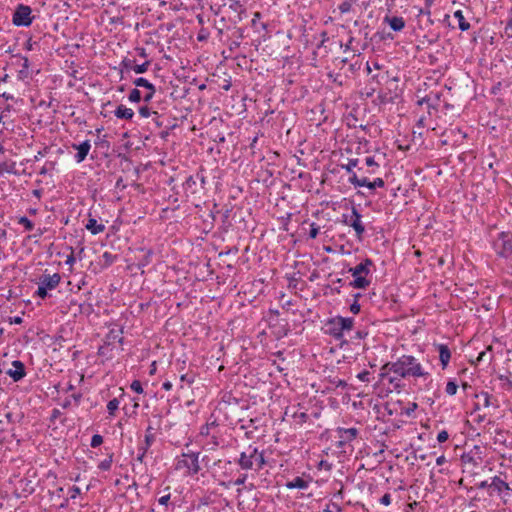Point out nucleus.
<instances>
[{
  "label": "nucleus",
  "instance_id": "f257e3e1",
  "mask_svg": "<svg viewBox=\"0 0 512 512\" xmlns=\"http://www.w3.org/2000/svg\"><path fill=\"white\" fill-rule=\"evenodd\" d=\"M393 374L400 378H423L427 379L430 373L425 370L418 358L413 355L404 354L400 356L392 365Z\"/></svg>",
  "mask_w": 512,
  "mask_h": 512
},
{
  "label": "nucleus",
  "instance_id": "f03ea898",
  "mask_svg": "<svg viewBox=\"0 0 512 512\" xmlns=\"http://www.w3.org/2000/svg\"><path fill=\"white\" fill-rule=\"evenodd\" d=\"M235 463L242 471H261L265 464L264 450H260L257 446L249 444L235 459Z\"/></svg>",
  "mask_w": 512,
  "mask_h": 512
},
{
  "label": "nucleus",
  "instance_id": "7ed1b4c3",
  "mask_svg": "<svg viewBox=\"0 0 512 512\" xmlns=\"http://www.w3.org/2000/svg\"><path fill=\"white\" fill-rule=\"evenodd\" d=\"M325 333L336 341H340L341 347L344 344H348V341L344 339V333L351 331L354 327V318L335 316L329 318L325 323Z\"/></svg>",
  "mask_w": 512,
  "mask_h": 512
},
{
  "label": "nucleus",
  "instance_id": "20e7f679",
  "mask_svg": "<svg viewBox=\"0 0 512 512\" xmlns=\"http://www.w3.org/2000/svg\"><path fill=\"white\" fill-rule=\"evenodd\" d=\"M374 266L370 258L363 259L355 267H350L348 272L354 278L349 285L354 289H366L371 284V268Z\"/></svg>",
  "mask_w": 512,
  "mask_h": 512
},
{
  "label": "nucleus",
  "instance_id": "39448f33",
  "mask_svg": "<svg viewBox=\"0 0 512 512\" xmlns=\"http://www.w3.org/2000/svg\"><path fill=\"white\" fill-rule=\"evenodd\" d=\"M199 452L189 451L182 453L180 457L175 459V469L182 470L186 469V473L189 476H194L201 470L199 462Z\"/></svg>",
  "mask_w": 512,
  "mask_h": 512
},
{
  "label": "nucleus",
  "instance_id": "423d86ee",
  "mask_svg": "<svg viewBox=\"0 0 512 512\" xmlns=\"http://www.w3.org/2000/svg\"><path fill=\"white\" fill-rule=\"evenodd\" d=\"M133 83L135 84L136 87L146 88L147 92L142 96L141 92L137 88H134L130 91L128 95V100L132 103H139L141 100H143L146 103H149L155 95V86L143 77L136 78Z\"/></svg>",
  "mask_w": 512,
  "mask_h": 512
},
{
  "label": "nucleus",
  "instance_id": "0eeeda50",
  "mask_svg": "<svg viewBox=\"0 0 512 512\" xmlns=\"http://www.w3.org/2000/svg\"><path fill=\"white\" fill-rule=\"evenodd\" d=\"M511 493L512 488L504 479L497 475L491 477V485L489 486V497H498L504 503H506Z\"/></svg>",
  "mask_w": 512,
  "mask_h": 512
},
{
  "label": "nucleus",
  "instance_id": "6e6552de",
  "mask_svg": "<svg viewBox=\"0 0 512 512\" xmlns=\"http://www.w3.org/2000/svg\"><path fill=\"white\" fill-rule=\"evenodd\" d=\"M34 19L32 8L25 4H18L12 15V23L16 27H29Z\"/></svg>",
  "mask_w": 512,
  "mask_h": 512
},
{
  "label": "nucleus",
  "instance_id": "1a4fd4ad",
  "mask_svg": "<svg viewBox=\"0 0 512 512\" xmlns=\"http://www.w3.org/2000/svg\"><path fill=\"white\" fill-rule=\"evenodd\" d=\"M61 280V276L58 273L47 274L44 273L39 278L38 289L35 294L41 299H45L48 296V291L55 289Z\"/></svg>",
  "mask_w": 512,
  "mask_h": 512
},
{
  "label": "nucleus",
  "instance_id": "9d476101",
  "mask_svg": "<svg viewBox=\"0 0 512 512\" xmlns=\"http://www.w3.org/2000/svg\"><path fill=\"white\" fill-rule=\"evenodd\" d=\"M495 252L503 258L512 255V233L501 232L493 243Z\"/></svg>",
  "mask_w": 512,
  "mask_h": 512
},
{
  "label": "nucleus",
  "instance_id": "9b49d317",
  "mask_svg": "<svg viewBox=\"0 0 512 512\" xmlns=\"http://www.w3.org/2000/svg\"><path fill=\"white\" fill-rule=\"evenodd\" d=\"M361 218L362 215L355 207H352L350 216L343 214V223L354 229L358 240H362L365 233V226Z\"/></svg>",
  "mask_w": 512,
  "mask_h": 512
},
{
  "label": "nucleus",
  "instance_id": "f8f14e48",
  "mask_svg": "<svg viewBox=\"0 0 512 512\" xmlns=\"http://www.w3.org/2000/svg\"><path fill=\"white\" fill-rule=\"evenodd\" d=\"M153 430L154 429L152 426H148L145 431L144 441L138 445V454L135 460L141 464L144 462V458L148 450L155 441V435L153 433Z\"/></svg>",
  "mask_w": 512,
  "mask_h": 512
},
{
  "label": "nucleus",
  "instance_id": "ddd939ff",
  "mask_svg": "<svg viewBox=\"0 0 512 512\" xmlns=\"http://www.w3.org/2000/svg\"><path fill=\"white\" fill-rule=\"evenodd\" d=\"M12 368L6 371V374L12 378L14 382L21 381L26 376V368L22 361L13 360L11 363Z\"/></svg>",
  "mask_w": 512,
  "mask_h": 512
},
{
  "label": "nucleus",
  "instance_id": "4468645a",
  "mask_svg": "<svg viewBox=\"0 0 512 512\" xmlns=\"http://www.w3.org/2000/svg\"><path fill=\"white\" fill-rule=\"evenodd\" d=\"M337 433L339 436V447H343L348 443H351L353 440H355L359 434V431L357 428L351 427V428H338Z\"/></svg>",
  "mask_w": 512,
  "mask_h": 512
},
{
  "label": "nucleus",
  "instance_id": "2eb2a0df",
  "mask_svg": "<svg viewBox=\"0 0 512 512\" xmlns=\"http://www.w3.org/2000/svg\"><path fill=\"white\" fill-rule=\"evenodd\" d=\"M71 147L73 149L77 150V153L75 154L74 159H75L76 163L79 164V163H82L86 159V157L91 149V143L89 140H85L80 144L73 143L71 145Z\"/></svg>",
  "mask_w": 512,
  "mask_h": 512
},
{
  "label": "nucleus",
  "instance_id": "dca6fc26",
  "mask_svg": "<svg viewBox=\"0 0 512 512\" xmlns=\"http://www.w3.org/2000/svg\"><path fill=\"white\" fill-rule=\"evenodd\" d=\"M434 347L439 353V360H440L442 369H446L451 360V351H450L448 345L443 344V343H435Z\"/></svg>",
  "mask_w": 512,
  "mask_h": 512
},
{
  "label": "nucleus",
  "instance_id": "f3484780",
  "mask_svg": "<svg viewBox=\"0 0 512 512\" xmlns=\"http://www.w3.org/2000/svg\"><path fill=\"white\" fill-rule=\"evenodd\" d=\"M384 22L387 23L390 28L395 31V32H399L401 30L404 29L405 27V20L403 19V17H400V16H385L384 18Z\"/></svg>",
  "mask_w": 512,
  "mask_h": 512
},
{
  "label": "nucleus",
  "instance_id": "a211bd4d",
  "mask_svg": "<svg viewBox=\"0 0 512 512\" xmlns=\"http://www.w3.org/2000/svg\"><path fill=\"white\" fill-rule=\"evenodd\" d=\"M197 185L198 181L196 174L190 175L186 178L185 182L183 183V189L186 193L194 195L198 193Z\"/></svg>",
  "mask_w": 512,
  "mask_h": 512
},
{
  "label": "nucleus",
  "instance_id": "6ab92c4d",
  "mask_svg": "<svg viewBox=\"0 0 512 512\" xmlns=\"http://www.w3.org/2000/svg\"><path fill=\"white\" fill-rule=\"evenodd\" d=\"M475 397L481 399L483 401V407H494L498 408L497 400L493 399L492 395L486 391H481L480 393L475 394Z\"/></svg>",
  "mask_w": 512,
  "mask_h": 512
},
{
  "label": "nucleus",
  "instance_id": "aec40b11",
  "mask_svg": "<svg viewBox=\"0 0 512 512\" xmlns=\"http://www.w3.org/2000/svg\"><path fill=\"white\" fill-rule=\"evenodd\" d=\"M114 115L118 119L131 120L134 116V111L124 105H119L115 109Z\"/></svg>",
  "mask_w": 512,
  "mask_h": 512
},
{
  "label": "nucleus",
  "instance_id": "412c9836",
  "mask_svg": "<svg viewBox=\"0 0 512 512\" xmlns=\"http://www.w3.org/2000/svg\"><path fill=\"white\" fill-rule=\"evenodd\" d=\"M85 227L92 235L100 234L105 230V225L98 223L95 218H89Z\"/></svg>",
  "mask_w": 512,
  "mask_h": 512
},
{
  "label": "nucleus",
  "instance_id": "4be33fe9",
  "mask_svg": "<svg viewBox=\"0 0 512 512\" xmlns=\"http://www.w3.org/2000/svg\"><path fill=\"white\" fill-rule=\"evenodd\" d=\"M20 61H21V64H20L21 68L18 71V78L21 80H24V79H27L30 77V72H29L30 62H29V59L25 56L21 57Z\"/></svg>",
  "mask_w": 512,
  "mask_h": 512
},
{
  "label": "nucleus",
  "instance_id": "5701e85b",
  "mask_svg": "<svg viewBox=\"0 0 512 512\" xmlns=\"http://www.w3.org/2000/svg\"><path fill=\"white\" fill-rule=\"evenodd\" d=\"M309 486L308 481L304 480L302 477H295L293 480L288 481L286 483V487L288 489H307Z\"/></svg>",
  "mask_w": 512,
  "mask_h": 512
},
{
  "label": "nucleus",
  "instance_id": "b1692460",
  "mask_svg": "<svg viewBox=\"0 0 512 512\" xmlns=\"http://www.w3.org/2000/svg\"><path fill=\"white\" fill-rule=\"evenodd\" d=\"M113 348L114 347L110 341H105L104 344L98 348L97 354L101 357H105L106 359H112Z\"/></svg>",
  "mask_w": 512,
  "mask_h": 512
},
{
  "label": "nucleus",
  "instance_id": "393cba45",
  "mask_svg": "<svg viewBox=\"0 0 512 512\" xmlns=\"http://www.w3.org/2000/svg\"><path fill=\"white\" fill-rule=\"evenodd\" d=\"M229 9L237 13V20H242V14L245 13L244 5L239 0H229Z\"/></svg>",
  "mask_w": 512,
  "mask_h": 512
},
{
  "label": "nucleus",
  "instance_id": "a878e982",
  "mask_svg": "<svg viewBox=\"0 0 512 512\" xmlns=\"http://www.w3.org/2000/svg\"><path fill=\"white\" fill-rule=\"evenodd\" d=\"M123 329L115 330L111 329L109 333L106 335V341H110L112 344L114 342H118L119 344H123L124 338L122 337Z\"/></svg>",
  "mask_w": 512,
  "mask_h": 512
},
{
  "label": "nucleus",
  "instance_id": "bb28decb",
  "mask_svg": "<svg viewBox=\"0 0 512 512\" xmlns=\"http://www.w3.org/2000/svg\"><path fill=\"white\" fill-rule=\"evenodd\" d=\"M348 182L354 187H367L369 188V179L366 177L359 178L356 173H353L348 179Z\"/></svg>",
  "mask_w": 512,
  "mask_h": 512
},
{
  "label": "nucleus",
  "instance_id": "cd10ccee",
  "mask_svg": "<svg viewBox=\"0 0 512 512\" xmlns=\"http://www.w3.org/2000/svg\"><path fill=\"white\" fill-rule=\"evenodd\" d=\"M454 18L458 21V27L461 31H467L470 29V23L466 21L463 12L461 10H457L454 12Z\"/></svg>",
  "mask_w": 512,
  "mask_h": 512
},
{
  "label": "nucleus",
  "instance_id": "c85d7f7f",
  "mask_svg": "<svg viewBox=\"0 0 512 512\" xmlns=\"http://www.w3.org/2000/svg\"><path fill=\"white\" fill-rule=\"evenodd\" d=\"M392 365H394V362H387L380 368L379 373V380L382 382L386 381V378L393 373Z\"/></svg>",
  "mask_w": 512,
  "mask_h": 512
},
{
  "label": "nucleus",
  "instance_id": "c756f323",
  "mask_svg": "<svg viewBox=\"0 0 512 512\" xmlns=\"http://www.w3.org/2000/svg\"><path fill=\"white\" fill-rule=\"evenodd\" d=\"M359 164V159L358 158H349L347 160V163L344 164V163H341L339 166L344 169L347 173L351 175H353L354 172V168L357 167Z\"/></svg>",
  "mask_w": 512,
  "mask_h": 512
},
{
  "label": "nucleus",
  "instance_id": "7c9ffc66",
  "mask_svg": "<svg viewBox=\"0 0 512 512\" xmlns=\"http://www.w3.org/2000/svg\"><path fill=\"white\" fill-rule=\"evenodd\" d=\"M402 379H403V378H400L399 376H397V375H395V374H394L393 376H392V375H389V377H388V378H386V381H387L390 385H392V386H393V388H394L395 390H397L398 392H400V391L402 390L403 386H404V385L402 384V382H401V380H402Z\"/></svg>",
  "mask_w": 512,
  "mask_h": 512
},
{
  "label": "nucleus",
  "instance_id": "2f4dec72",
  "mask_svg": "<svg viewBox=\"0 0 512 512\" xmlns=\"http://www.w3.org/2000/svg\"><path fill=\"white\" fill-rule=\"evenodd\" d=\"M142 251L144 252V255H143V257L141 258V260L139 261V264H138V266L140 268L149 265L151 263L152 256H153V250L152 249H147V250L142 249Z\"/></svg>",
  "mask_w": 512,
  "mask_h": 512
},
{
  "label": "nucleus",
  "instance_id": "473e14b6",
  "mask_svg": "<svg viewBox=\"0 0 512 512\" xmlns=\"http://www.w3.org/2000/svg\"><path fill=\"white\" fill-rule=\"evenodd\" d=\"M112 463H113V453H110L107 456V458H105L98 464V469L101 471H109L112 467Z\"/></svg>",
  "mask_w": 512,
  "mask_h": 512
},
{
  "label": "nucleus",
  "instance_id": "72a5a7b5",
  "mask_svg": "<svg viewBox=\"0 0 512 512\" xmlns=\"http://www.w3.org/2000/svg\"><path fill=\"white\" fill-rule=\"evenodd\" d=\"M458 387L459 385L457 381L454 379H450L446 384L445 392L449 396H454L457 393Z\"/></svg>",
  "mask_w": 512,
  "mask_h": 512
},
{
  "label": "nucleus",
  "instance_id": "f704fd0d",
  "mask_svg": "<svg viewBox=\"0 0 512 512\" xmlns=\"http://www.w3.org/2000/svg\"><path fill=\"white\" fill-rule=\"evenodd\" d=\"M119 404L120 401L117 398H113L107 403V411L110 417H113L115 415V412L119 408Z\"/></svg>",
  "mask_w": 512,
  "mask_h": 512
},
{
  "label": "nucleus",
  "instance_id": "c9c22d12",
  "mask_svg": "<svg viewBox=\"0 0 512 512\" xmlns=\"http://www.w3.org/2000/svg\"><path fill=\"white\" fill-rule=\"evenodd\" d=\"M365 164L371 168L368 170V173L370 174H374L376 170L379 169V164L374 160V157L372 156L366 157Z\"/></svg>",
  "mask_w": 512,
  "mask_h": 512
},
{
  "label": "nucleus",
  "instance_id": "e433bc0d",
  "mask_svg": "<svg viewBox=\"0 0 512 512\" xmlns=\"http://www.w3.org/2000/svg\"><path fill=\"white\" fill-rule=\"evenodd\" d=\"M18 223L23 225L26 231H32L34 228V223L26 216H21Z\"/></svg>",
  "mask_w": 512,
  "mask_h": 512
},
{
  "label": "nucleus",
  "instance_id": "4c0bfd02",
  "mask_svg": "<svg viewBox=\"0 0 512 512\" xmlns=\"http://www.w3.org/2000/svg\"><path fill=\"white\" fill-rule=\"evenodd\" d=\"M140 116L142 118H148L150 117L152 114L153 115H156L158 116V112L156 111H151V109L148 107V106H141L138 110Z\"/></svg>",
  "mask_w": 512,
  "mask_h": 512
},
{
  "label": "nucleus",
  "instance_id": "58836bf2",
  "mask_svg": "<svg viewBox=\"0 0 512 512\" xmlns=\"http://www.w3.org/2000/svg\"><path fill=\"white\" fill-rule=\"evenodd\" d=\"M149 66H150V61H145L144 63L139 64V65L134 64L133 71L137 74H142L148 70Z\"/></svg>",
  "mask_w": 512,
  "mask_h": 512
},
{
  "label": "nucleus",
  "instance_id": "ea45409f",
  "mask_svg": "<svg viewBox=\"0 0 512 512\" xmlns=\"http://www.w3.org/2000/svg\"><path fill=\"white\" fill-rule=\"evenodd\" d=\"M359 55H353V58H356L353 62L349 64V71L351 73H355L356 71L360 70L361 68V61L358 59Z\"/></svg>",
  "mask_w": 512,
  "mask_h": 512
},
{
  "label": "nucleus",
  "instance_id": "a19ab883",
  "mask_svg": "<svg viewBox=\"0 0 512 512\" xmlns=\"http://www.w3.org/2000/svg\"><path fill=\"white\" fill-rule=\"evenodd\" d=\"M50 151L48 146H45L42 150L38 151V153L33 157V159H28L27 162H36L39 161L42 157L46 156Z\"/></svg>",
  "mask_w": 512,
  "mask_h": 512
},
{
  "label": "nucleus",
  "instance_id": "79ce46f5",
  "mask_svg": "<svg viewBox=\"0 0 512 512\" xmlns=\"http://www.w3.org/2000/svg\"><path fill=\"white\" fill-rule=\"evenodd\" d=\"M134 63L135 61L130 59V58H127L125 57L121 62H120V67L122 69H125L127 71L129 70H133V67H134Z\"/></svg>",
  "mask_w": 512,
  "mask_h": 512
},
{
  "label": "nucleus",
  "instance_id": "37998d69",
  "mask_svg": "<svg viewBox=\"0 0 512 512\" xmlns=\"http://www.w3.org/2000/svg\"><path fill=\"white\" fill-rule=\"evenodd\" d=\"M293 418L297 423L303 424L308 420L309 416L306 412H295Z\"/></svg>",
  "mask_w": 512,
  "mask_h": 512
},
{
  "label": "nucleus",
  "instance_id": "c03bdc74",
  "mask_svg": "<svg viewBox=\"0 0 512 512\" xmlns=\"http://www.w3.org/2000/svg\"><path fill=\"white\" fill-rule=\"evenodd\" d=\"M384 186L385 182L382 178H375L373 181H370L368 189L374 190L376 188H383Z\"/></svg>",
  "mask_w": 512,
  "mask_h": 512
},
{
  "label": "nucleus",
  "instance_id": "a18cd8bd",
  "mask_svg": "<svg viewBox=\"0 0 512 512\" xmlns=\"http://www.w3.org/2000/svg\"><path fill=\"white\" fill-rule=\"evenodd\" d=\"M338 8L342 14L349 13L352 10L351 0L343 1Z\"/></svg>",
  "mask_w": 512,
  "mask_h": 512
},
{
  "label": "nucleus",
  "instance_id": "49530a36",
  "mask_svg": "<svg viewBox=\"0 0 512 512\" xmlns=\"http://www.w3.org/2000/svg\"><path fill=\"white\" fill-rule=\"evenodd\" d=\"M490 485H491V478L488 480H483V481L475 483L474 488L475 489H485L487 491V494L489 495V486Z\"/></svg>",
  "mask_w": 512,
  "mask_h": 512
},
{
  "label": "nucleus",
  "instance_id": "de8ad7c7",
  "mask_svg": "<svg viewBox=\"0 0 512 512\" xmlns=\"http://www.w3.org/2000/svg\"><path fill=\"white\" fill-rule=\"evenodd\" d=\"M319 231H320V227L316 224V223H311L310 224V230H309V238L310 239H315L318 234H319Z\"/></svg>",
  "mask_w": 512,
  "mask_h": 512
},
{
  "label": "nucleus",
  "instance_id": "09e8293b",
  "mask_svg": "<svg viewBox=\"0 0 512 512\" xmlns=\"http://www.w3.org/2000/svg\"><path fill=\"white\" fill-rule=\"evenodd\" d=\"M103 443V437L99 434H95L91 438L90 446L96 448Z\"/></svg>",
  "mask_w": 512,
  "mask_h": 512
},
{
  "label": "nucleus",
  "instance_id": "8fccbe9b",
  "mask_svg": "<svg viewBox=\"0 0 512 512\" xmlns=\"http://www.w3.org/2000/svg\"><path fill=\"white\" fill-rule=\"evenodd\" d=\"M55 167V162L47 161L44 166L40 169V175H46L50 170H53Z\"/></svg>",
  "mask_w": 512,
  "mask_h": 512
},
{
  "label": "nucleus",
  "instance_id": "3c124183",
  "mask_svg": "<svg viewBox=\"0 0 512 512\" xmlns=\"http://www.w3.org/2000/svg\"><path fill=\"white\" fill-rule=\"evenodd\" d=\"M247 478H248V474L247 472L245 471L244 473H241L236 480L233 481V484L236 485V486H241V485H245L246 481H247Z\"/></svg>",
  "mask_w": 512,
  "mask_h": 512
},
{
  "label": "nucleus",
  "instance_id": "603ef678",
  "mask_svg": "<svg viewBox=\"0 0 512 512\" xmlns=\"http://www.w3.org/2000/svg\"><path fill=\"white\" fill-rule=\"evenodd\" d=\"M130 388L138 394H142L144 392L142 383L139 380H134L131 383Z\"/></svg>",
  "mask_w": 512,
  "mask_h": 512
},
{
  "label": "nucleus",
  "instance_id": "864d4df0",
  "mask_svg": "<svg viewBox=\"0 0 512 512\" xmlns=\"http://www.w3.org/2000/svg\"><path fill=\"white\" fill-rule=\"evenodd\" d=\"M323 512H342V509L339 504L332 502L331 504L327 505Z\"/></svg>",
  "mask_w": 512,
  "mask_h": 512
},
{
  "label": "nucleus",
  "instance_id": "5fc2aeb1",
  "mask_svg": "<svg viewBox=\"0 0 512 512\" xmlns=\"http://www.w3.org/2000/svg\"><path fill=\"white\" fill-rule=\"evenodd\" d=\"M357 378L362 382L370 381V372L368 370H363L357 374Z\"/></svg>",
  "mask_w": 512,
  "mask_h": 512
},
{
  "label": "nucleus",
  "instance_id": "6e6d98bb",
  "mask_svg": "<svg viewBox=\"0 0 512 512\" xmlns=\"http://www.w3.org/2000/svg\"><path fill=\"white\" fill-rule=\"evenodd\" d=\"M70 498L75 499L77 496L81 494V489L78 486H72L69 490Z\"/></svg>",
  "mask_w": 512,
  "mask_h": 512
},
{
  "label": "nucleus",
  "instance_id": "4d7b16f0",
  "mask_svg": "<svg viewBox=\"0 0 512 512\" xmlns=\"http://www.w3.org/2000/svg\"><path fill=\"white\" fill-rule=\"evenodd\" d=\"M448 437H449L448 432L445 430H442L437 435V441L439 443L446 442L448 440Z\"/></svg>",
  "mask_w": 512,
  "mask_h": 512
},
{
  "label": "nucleus",
  "instance_id": "13d9d810",
  "mask_svg": "<svg viewBox=\"0 0 512 512\" xmlns=\"http://www.w3.org/2000/svg\"><path fill=\"white\" fill-rule=\"evenodd\" d=\"M180 380L182 382H186L188 383L189 385L193 384L194 381H195V377L193 375H189V374H183L180 376Z\"/></svg>",
  "mask_w": 512,
  "mask_h": 512
},
{
  "label": "nucleus",
  "instance_id": "bf43d9fd",
  "mask_svg": "<svg viewBox=\"0 0 512 512\" xmlns=\"http://www.w3.org/2000/svg\"><path fill=\"white\" fill-rule=\"evenodd\" d=\"M504 32L508 38H512V16L510 17L509 21L507 22Z\"/></svg>",
  "mask_w": 512,
  "mask_h": 512
},
{
  "label": "nucleus",
  "instance_id": "052dcab7",
  "mask_svg": "<svg viewBox=\"0 0 512 512\" xmlns=\"http://www.w3.org/2000/svg\"><path fill=\"white\" fill-rule=\"evenodd\" d=\"M391 495L389 493H385L379 500V502L384 505V506H388L391 504Z\"/></svg>",
  "mask_w": 512,
  "mask_h": 512
},
{
  "label": "nucleus",
  "instance_id": "680f3d73",
  "mask_svg": "<svg viewBox=\"0 0 512 512\" xmlns=\"http://www.w3.org/2000/svg\"><path fill=\"white\" fill-rule=\"evenodd\" d=\"M368 336V332L366 330H358L356 331L355 335L352 337V339H365Z\"/></svg>",
  "mask_w": 512,
  "mask_h": 512
},
{
  "label": "nucleus",
  "instance_id": "e2e57ef3",
  "mask_svg": "<svg viewBox=\"0 0 512 512\" xmlns=\"http://www.w3.org/2000/svg\"><path fill=\"white\" fill-rule=\"evenodd\" d=\"M360 309H361L360 304L357 302V300H354V302L350 305V311L353 314H358L360 312Z\"/></svg>",
  "mask_w": 512,
  "mask_h": 512
},
{
  "label": "nucleus",
  "instance_id": "0e129e2a",
  "mask_svg": "<svg viewBox=\"0 0 512 512\" xmlns=\"http://www.w3.org/2000/svg\"><path fill=\"white\" fill-rule=\"evenodd\" d=\"M378 100L381 104H386L388 102H390V98L388 97L387 93H379L378 94Z\"/></svg>",
  "mask_w": 512,
  "mask_h": 512
},
{
  "label": "nucleus",
  "instance_id": "69168bd1",
  "mask_svg": "<svg viewBox=\"0 0 512 512\" xmlns=\"http://www.w3.org/2000/svg\"><path fill=\"white\" fill-rule=\"evenodd\" d=\"M196 177H197V181L200 182L201 187L204 188V186L206 184V177L201 172L196 173Z\"/></svg>",
  "mask_w": 512,
  "mask_h": 512
},
{
  "label": "nucleus",
  "instance_id": "338daca9",
  "mask_svg": "<svg viewBox=\"0 0 512 512\" xmlns=\"http://www.w3.org/2000/svg\"><path fill=\"white\" fill-rule=\"evenodd\" d=\"M170 500V494L164 495L158 499L160 505H167Z\"/></svg>",
  "mask_w": 512,
  "mask_h": 512
},
{
  "label": "nucleus",
  "instance_id": "774afa93",
  "mask_svg": "<svg viewBox=\"0 0 512 512\" xmlns=\"http://www.w3.org/2000/svg\"><path fill=\"white\" fill-rule=\"evenodd\" d=\"M71 398L75 401V404L78 406L81 399H82V393L78 392V393H73L71 395Z\"/></svg>",
  "mask_w": 512,
  "mask_h": 512
}]
</instances>
